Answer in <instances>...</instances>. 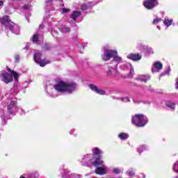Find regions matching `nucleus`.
Segmentation results:
<instances>
[{"instance_id":"1","label":"nucleus","mask_w":178,"mask_h":178,"mask_svg":"<svg viewBox=\"0 0 178 178\" xmlns=\"http://www.w3.org/2000/svg\"><path fill=\"white\" fill-rule=\"evenodd\" d=\"M44 88L48 97H58L56 92L61 94H73L77 90V83L60 81L56 85H47Z\"/></svg>"},{"instance_id":"2","label":"nucleus","mask_w":178,"mask_h":178,"mask_svg":"<svg viewBox=\"0 0 178 178\" xmlns=\"http://www.w3.org/2000/svg\"><path fill=\"white\" fill-rule=\"evenodd\" d=\"M104 54L102 55V59L105 62L111 60L112 58L114 62L117 63H121L122 57L118 56V51L111 49L109 46H105L104 47Z\"/></svg>"},{"instance_id":"3","label":"nucleus","mask_w":178,"mask_h":178,"mask_svg":"<svg viewBox=\"0 0 178 178\" xmlns=\"http://www.w3.org/2000/svg\"><path fill=\"white\" fill-rule=\"evenodd\" d=\"M93 166H95L96 169L95 173L99 176H104L108 174V166L104 164V160L101 158L96 159L95 162L92 163Z\"/></svg>"},{"instance_id":"4","label":"nucleus","mask_w":178,"mask_h":178,"mask_svg":"<svg viewBox=\"0 0 178 178\" xmlns=\"http://www.w3.org/2000/svg\"><path fill=\"white\" fill-rule=\"evenodd\" d=\"M131 123L136 127H144L148 123V118L143 114H138L132 117Z\"/></svg>"},{"instance_id":"5","label":"nucleus","mask_w":178,"mask_h":178,"mask_svg":"<svg viewBox=\"0 0 178 178\" xmlns=\"http://www.w3.org/2000/svg\"><path fill=\"white\" fill-rule=\"evenodd\" d=\"M1 77H2V81L6 83V84H8V83H10L13 80V77L17 81V79H19V74L17 72L13 71L11 72V74L4 72L1 74Z\"/></svg>"},{"instance_id":"6","label":"nucleus","mask_w":178,"mask_h":178,"mask_svg":"<svg viewBox=\"0 0 178 178\" xmlns=\"http://www.w3.org/2000/svg\"><path fill=\"white\" fill-rule=\"evenodd\" d=\"M34 61L35 63H38L41 66V67H44L46 65H49V63H51V61L49 60H41V53L38 52L35 53L34 56H33Z\"/></svg>"},{"instance_id":"7","label":"nucleus","mask_w":178,"mask_h":178,"mask_svg":"<svg viewBox=\"0 0 178 178\" xmlns=\"http://www.w3.org/2000/svg\"><path fill=\"white\" fill-rule=\"evenodd\" d=\"M17 101L11 100L8 105V111L10 115H16L19 112V106L17 105Z\"/></svg>"},{"instance_id":"8","label":"nucleus","mask_w":178,"mask_h":178,"mask_svg":"<svg viewBox=\"0 0 178 178\" xmlns=\"http://www.w3.org/2000/svg\"><path fill=\"white\" fill-rule=\"evenodd\" d=\"M106 74L110 77H118V76H120V72L118 69V65L114 67H109L106 71Z\"/></svg>"},{"instance_id":"9","label":"nucleus","mask_w":178,"mask_h":178,"mask_svg":"<svg viewBox=\"0 0 178 178\" xmlns=\"http://www.w3.org/2000/svg\"><path fill=\"white\" fill-rule=\"evenodd\" d=\"M158 0H145L143 2L145 8L148 10L154 9L155 6H158Z\"/></svg>"},{"instance_id":"10","label":"nucleus","mask_w":178,"mask_h":178,"mask_svg":"<svg viewBox=\"0 0 178 178\" xmlns=\"http://www.w3.org/2000/svg\"><path fill=\"white\" fill-rule=\"evenodd\" d=\"M120 69L123 70V72H126V70L129 69L130 70L129 76L133 77V75L134 74V68L133 67V65H131L129 63H125L124 64H122L120 65Z\"/></svg>"},{"instance_id":"11","label":"nucleus","mask_w":178,"mask_h":178,"mask_svg":"<svg viewBox=\"0 0 178 178\" xmlns=\"http://www.w3.org/2000/svg\"><path fill=\"white\" fill-rule=\"evenodd\" d=\"M0 22H1L2 24L6 26V29L9 28L10 26L13 23L10 22V19L8 15H5L2 17H0Z\"/></svg>"},{"instance_id":"12","label":"nucleus","mask_w":178,"mask_h":178,"mask_svg":"<svg viewBox=\"0 0 178 178\" xmlns=\"http://www.w3.org/2000/svg\"><path fill=\"white\" fill-rule=\"evenodd\" d=\"M162 67H163V65L161 62H155L152 67V73H158V72H161V70H162Z\"/></svg>"},{"instance_id":"13","label":"nucleus","mask_w":178,"mask_h":178,"mask_svg":"<svg viewBox=\"0 0 178 178\" xmlns=\"http://www.w3.org/2000/svg\"><path fill=\"white\" fill-rule=\"evenodd\" d=\"M89 88H90L92 91H94V92H96V94H99L100 95H105V94H106L105 90L98 88V87L94 84H90Z\"/></svg>"},{"instance_id":"14","label":"nucleus","mask_w":178,"mask_h":178,"mask_svg":"<svg viewBox=\"0 0 178 178\" xmlns=\"http://www.w3.org/2000/svg\"><path fill=\"white\" fill-rule=\"evenodd\" d=\"M7 29H9V30L14 34H16V35L20 34V28L17 25L13 24V22L10 24V27Z\"/></svg>"},{"instance_id":"15","label":"nucleus","mask_w":178,"mask_h":178,"mask_svg":"<svg viewBox=\"0 0 178 178\" xmlns=\"http://www.w3.org/2000/svg\"><path fill=\"white\" fill-rule=\"evenodd\" d=\"M127 59H131L136 62L137 60H141V55L138 54H130L127 56Z\"/></svg>"},{"instance_id":"16","label":"nucleus","mask_w":178,"mask_h":178,"mask_svg":"<svg viewBox=\"0 0 178 178\" xmlns=\"http://www.w3.org/2000/svg\"><path fill=\"white\" fill-rule=\"evenodd\" d=\"M38 177H40V175L38 174V172L35 171L32 173L24 174L19 178H38Z\"/></svg>"},{"instance_id":"17","label":"nucleus","mask_w":178,"mask_h":178,"mask_svg":"<svg viewBox=\"0 0 178 178\" xmlns=\"http://www.w3.org/2000/svg\"><path fill=\"white\" fill-rule=\"evenodd\" d=\"M92 158H94V156L92 154H86L83 156L82 162H86L87 163L90 162L92 165V163L95 162V161H92Z\"/></svg>"},{"instance_id":"18","label":"nucleus","mask_w":178,"mask_h":178,"mask_svg":"<svg viewBox=\"0 0 178 178\" xmlns=\"http://www.w3.org/2000/svg\"><path fill=\"white\" fill-rule=\"evenodd\" d=\"M149 79V75H139L136 78V80H139L140 81H143V83H147V81H148Z\"/></svg>"},{"instance_id":"19","label":"nucleus","mask_w":178,"mask_h":178,"mask_svg":"<svg viewBox=\"0 0 178 178\" xmlns=\"http://www.w3.org/2000/svg\"><path fill=\"white\" fill-rule=\"evenodd\" d=\"M127 176H129V178H133L136 176V170L134 168H129L127 171Z\"/></svg>"},{"instance_id":"20","label":"nucleus","mask_w":178,"mask_h":178,"mask_svg":"<svg viewBox=\"0 0 178 178\" xmlns=\"http://www.w3.org/2000/svg\"><path fill=\"white\" fill-rule=\"evenodd\" d=\"M32 41L35 44H40L41 42V41H40V33L38 32L33 35L32 38Z\"/></svg>"},{"instance_id":"21","label":"nucleus","mask_w":178,"mask_h":178,"mask_svg":"<svg viewBox=\"0 0 178 178\" xmlns=\"http://www.w3.org/2000/svg\"><path fill=\"white\" fill-rule=\"evenodd\" d=\"M172 23H173V19H169V17H166L164 19L163 24L166 26V27H169L172 26Z\"/></svg>"},{"instance_id":"22","label":"nucleus","mask_w":178,"mask_h":178,"mask_svg":"<svg viewBox=\"0 0 178 178\" xmlns=\"http://www.w3.org/2000/svg\"><path fill=\"white\" fill-rule=\"evenodd\" d=\"M81 15V13L79 11H73L72 14L71 15V19H73L74 22L77 17H79Z\"/></svg>"},{"instance_id":"23","label":"nucleus","mask_w":178,"mask_h":178,"mask_svg":"<svg viewBox=\"0 0 178 178\" xmlns=\"http://www.w3.org/2000/svg\"><path fill=\"white\" fill-rule=\"evenodd\" d=\"M112 172L114 175H122V173H123V168H113L112 169Z\"/></svg>"},{"instance_id":"24","label":"nucleus","mask_w":178,"mask_h":178,"mask_svg":"<svg viewBox=\"0 0 178 178\" xmlns=\"http://www.w3.org/2000/svg\"><path fill=\"white\" fill-rule=\"evenodd\" d=\"M136 48L137 49H138V51L143 52V51H145L147 46L144 45V44L143 43H138Z\"/></svg>"},{"instance_id":"25","label":"nucleus","mask_w":178,"mask_h":178,"mask_svg":"<svg viewBox=\"0 0 178 178\" xmlns=\"http://www.w3.org/2000/svg\"><path fill=\"white\" fill-rule=\"evenodd\" d=\"M118 138L121 139L122 140L124 141L127 139L129 138V134H126V133H120L118 135Z\"/></svg>"},{"instance_id":"26","label":"nucleus","mask_w":178,"mask_h":178,"mask_svg":"<svg viewBox=\"0 0 178 178\" xmlns=\"http://www.w3.org/2000/svg\"><path fill=\"white\" fill-rule=\"evenodd\" d=\"M145 51L147 55H154V49L152 47H148L146 46Z\"/></svg>"},{"instance_id":"27","label":"nucleus","mask_w":178,"mask_h":178,"mask_svg":"<svg viewBox=\"0 0 178 178\" xmlns=\"http://www.w3.org/2000/svg\"><path fill=\"white\" fill-rule=\"evenodd\" d=\"M148 148L147 147L146 145H141L139 147H138L137 152H138V154H141V152H144V151H145Z\"/></svg>"},{"instance_id":"28","label":"nucleus","mask_w":178,"mask_h":178,"mask_svg":"<svg viewBox=\"0 0 178 178\" xmlns=\"http://www.w3.org/2000/svg\"><path fill=\"white\" fill-rule=\"evenodd\" d=\"M165 106L172 109V111H175V103H172V102H166Z\"/></svg>"},{"instance_id":"29","label":"nucleus","mask_w":178,"mask_h":178,"mask_svg":"<svg viewBox=\"0 0 178 178\" xmlns=\"http://www.w3.org/2000/svg\"><path fill=\"white\" fill-rule=\"evenodd\" d=\"M92 151H93V154L94 155H99V154H102V152L98 147L93 148Z\"/></svg>"},{"instance_id":"30","label":"nucleus","mask_w":178,"mask_h":178,"mask_svg":"<svg viewBox=\"0 0 178 178\" xmlns=\"http://www.w3.org/2000/svg\"><path fill=\"white\" fill-rule=\"evenodd\" d=\"M44 22H47V23H51L52 18L48 15L47 17H44Z\"/></svg>"},{"instance_id":"31","label":"nucleus","mask_w":178,"mask_h":178,"mask_svg":"<svg viewBox=\"0 0 178 178\" xmlns=\"http://www.w3.org/2000/svg\"><path fill=\"white\" fill-rule=\"evenodd\" d=\"M162 21V19L161 18H155L154 20H153V24H159V23H161V22Z\"/></svg>"},{"instance_id":"32","label":"nucleus","mask_w":178,"mask_h":178,"mask_svg":"<svg viewBox=\"0 0 178 178\" xmlns=\"http://www.w3.org/2000/svg\"><path fill=\"white\" fill-rule=\"evenodd\" d=\"M62 33H70V28L65 27L61 29Z\"/></svg>"},{"instance_id":"33","label":"nucleus","mask_w":178,"mask_h":178,"mask_svg":"<svg viewBox=\"0 0 178 178\" xmlns=\"http://www.w3.org/2000/svg\"><path fill=\"white\" fill-rule=\"evenodd\" d=\"M120 99L123 102H130V99H129V97H121Z\"/></svg>"},{"instance_id":"34","label":"nucleus","mask_w":178,"mask_h":178,"mask_svg":"<svg viewBox=\"0 0 178 178\" xmlns=\"http://www.w3.org/2000/svg\"><path fill=\"white\" fill-rule=\"evenodd\" d=\"M12 92H14V94H17V92H19V90H17V88H13L10 90V94H12Z\"/></svg>"},{"instance_id":"35","label":"nucleus","mask_w":178,"mask_h":178,"mask_svg":"<svg viewBox=\"0 0 178 178\" xmlns=\"http://www.w3.org/2000/svg\"><path fill=\"white\" fill-rule=\"evenodd\" d=\"M69 10H70L68 9V8H63L61 9V13H67V12H69Z\"/></svg>"},{"instance_id":"36","label":"nucleus","mask_w":178,"mask_h":178,"mask_svg":"<svg viewBox=\"0 0 178 178\" xmlns=\"http://www.w3.org/2000/svg\"><path fill=\"white\" fill-rule=\"evenodd\" d=\"M88 8V6H87V4H83L82 6H81V10H87V8Z\"/></svg>"},{"instance_id":"37","label":"nucleus","mask_w":178,"mask_h":178,"mask_svg":"<svg viewBox=\"0 0 178 178\" xmlns=\"http://www.w3.org/2000/svg\"><path fill=\"white\" fill-rule=\"evenodd\" d=\"M15 62H19V60H20V56L19 55L15 56Z\"/></svg>"},{"instance_id":"38","label":"nucleus","mask_w":178,"mask_h":178,"mask_svg":"<svg viewBox=\"0 0 178 178\" xmlns=\"http://www.w3.org/2000/svg\"><path fill=\"white\" fill-rule=\"evenodd\" d=\"M23 9H25V10H27V9H30V6L29 5H24L23 6Z\"/></svg>"},{"instance_id":"39","label":"nucleus","mask_w":178,"mask_h":178,"mask_svg":"<svg viewBox=\"0 0 178 178\" xmlns=\"http://www.w3.org/2000/svg\"><path fill=\"white\" fill-rule=\"evenodd\" d=\"M138 178H145V175L143 173H141L138 175Z\"/></svg>"},{"instance_id":"40","label":"nucleus","mask_w":178,"mask_h":178,"mask_svg":"<svg viewBox=\"0 0 178 178\" xmlns=\"http://www.w3.org/2000/svg\"><path fill=\"white\" fill-rule=\"evenodd\" d=\"M134 104H140V102L138 99H134Z\"/></svg>"},{"instance_id":"41","label":"nucleus","mask_w":178,"mask_h":178,"mask_svg":"<svg viewBox=\"0 0 178 178\" xmlns=\"http://www.w3.org/2000/svg\"><path fill=\"white\" fill-rule=\"evenodd\" d=\"M70 134H73L74 136H77V134H74V130L72 129L70 131Z\"/></svg>"},{"instance_id":"42","label":"nucleus","mask_w":178,"mask_h":178,"mask_svg":"<svg viewBox=\"0 0 178 178\" xmlns=\"http://www.w3.org/2000/svg\"><path fill=\"white\" fill-rule=\"evenodd\" d=\"M39 29H40V30H42V29H44V24H40V26H39Z\"/></svg>"},{"instance_id":"43","label":"nucleus","mask_w":178,"mask_h":178,"mask_svg":"<svg viewBox=\"0 0 178 178\" xmlns=\"http://www.w3.org/2000/svg\"><path fill=\"white\" fill-rule=\"evenodd\" d=\"M21 115H26V111L22 110L21 111Z\"/></svg>"},{"instance_id":"44","label":"nucleus","mask_w":178,"mask_h":178,"mask_svg":"<svg viewBox=\"0 0 178 178\" xmlns=\"http://www.w3.org/2000/svg\"><path fill=\"white\" fill-rule=\"evenodd\" d=\"M170 73V67H168V72H165L166 74H169Z\"/></svg>"},{"instance_id":"45","label":"nucleus","mask_w":178,"mask_h":178,"mask_svg":"<svg viewBox=\"0 0 178 178\" xmlns=\"http://www.w3.org/2000/svg\"><path fill=\"white\" fill-rule=\"evenodd\" d=\"M3 6V1H0V6Z\"/></svg>"},{"instance_id":"46","label":"nucleus","mask_w":178,"mask_h":178,"mask_svg":"<svg viewBox=\"0 0 178 178\" xmlns=\"http://www.w3.org/2000/svg\"><path fill=\"white\" fill-rule=\"evenodd\" d=\"M1 119H6V117H5V114H3V115H1Z\"/></svg>"},{"instance_id":"47","label":"nucleus","mask_w":178,"mask_h":178,"mask_svg":"<svg viewBox=\"0 0 178 178\" xmlns=\"http://www.w3.org/2000/svg\"><path fill=\"white\" fill-rule=\"evenodd\" d=\"M156 29H158V30H161V26L157 25Z\"/></svg>"},{"instance_id":"48","label":"nucleus","mask_w":178,"mask_h":178,"mask_svg":"<svg viewBox=\"0 0 178 178\" xmlns=\"http://www.w3.org/2000/svg\"><path fill=\"white\" fill-rule=\"evenodd\" d=\"M51 35L55 37V35H54V31H51Z\"/></svg>"},{"instance_id":"49","label":"nucleus","mask_w":178,"mask_h":178,"mask_svg":"<svg viewBox=\"0 0 178 178\" xmlns=\"http://www.w3.org/2000/svg\"><path fill=\"white\" fill-rule=\"evenodd\" d=\"M47 3H49V4H51V1H47Z\"/></svg>"},{"instance_id":"50","label":"nucleus","mask_w":178,"mask_h":178,"mask_svg":"<svg viewBox=\"0 0 178 178\" xmlns=\"http://www.w3.org/2000/svg\"><path fill=\"white\" fill-rule=\"evenodd\" d=\"M161 76H165V74H161Z\"/></svg>"},{"instance_id":"51","label":"nucleus","mask_w":178,"mask_h":178,"mask_svg":"<svg viewBox=\"0 0 178 178\" xmlns=\"http://www.w3.org/2000/svg\"><path fill=\"white\" fill-rule=\"evenodd\" d=\"M83 47H87V44H84V46Z\"/></svg>"},{"instance_id":"52","label":"nucleus","mask_w":178,"mask_h":178,"mask_svg":"<svg viewBox=\"0 0 178 178\" xmlns=\"http://www.w3.org/2000/svg\"><path fill=\"white\" fill-rule=\"evenodd\" d=\"M174 178H178V176H177V177H175Z\"/></svg>"},{"instance_id":"53","label":"nucleus","mask_w":178,"mask_h":178,"mask_svg":"<svg viewBox=\"0 0 178 178\" xmlns=\"http://www.w3.org/2000/svg\"><path fill=\"white\" fill-rule=\"evenodd\" d=\"M177 25L178 26V22H177Z\"/></svg>"}]
</instances>
